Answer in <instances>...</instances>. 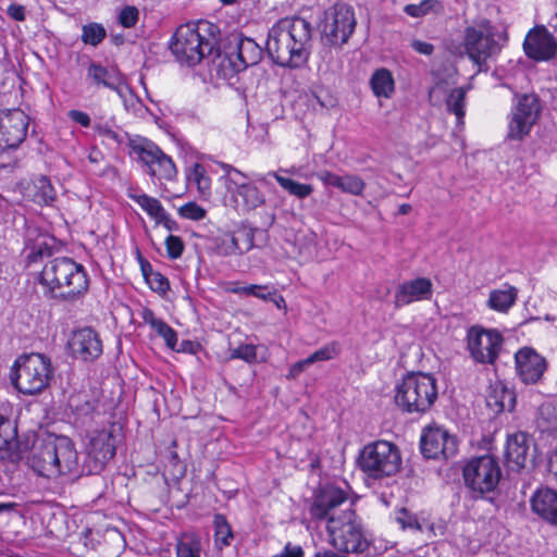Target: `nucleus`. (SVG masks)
Masks as SVG:
<instances>
[{
	"mask_svg": "<svg viewBox=\"0 0 557 557\" xmlns=\"http://www.w3.org/2000/svg\"><path fill=\"white\" fill-rule=\"evenodd\" d=\"M311 38L310 22L300 16L283 17L269 29L265 51L274 64L300 69L309 60Z\"/></svg>",
	"mask_w": 557,
	"mask_h": 557,
	"instance_id": "1",
	"label": "nucleus"
},
{
	"mask_svg": "<svg viewBox=\"0 0 557 557\" xmlns=\"http://www.w3.org/2000/svg\"><path fill=\"white\" fill-rule=\"evenodd\" d=\"M44 296L59 304L82 301L89 290L90 277L86 268L69 257L49 261L37 278Z\"/></svg>",
	"mask_w": 557,
	"mask_h": 557,
	"instance_id": "2",
	"label": "nucleus"
},
{
	"mask_svg": "<svg viewBox=\"0 0 557 557\" xmlns=\"http://www.w3.org/2000/svg\"><path fill=\"white\" fill-rule=\"evenodd\" d=\"M220 27L207 20L181 25L173 34L169 47L182 64L194 67L205 59L216 61L220 51Z\"/></svg>",
	"mask_w": 557,
	"mask_h": 557,
	"instance_id": "3",
	"label": "nucleus"
},
{
	"mask_svg": "<svg viewBox=\"0 0 557 557\" xmlns=\"http://www.w3.org/2000/svg\"><path fill=\"white\" fill-rule=\"evenodd\" d=\"M219 50L214 65L218 76L224 79H232L248 67L257 65L263 55V49L255 39L237 30L221 38Z\"/></svg>",
	"mask_w": 557,
	"mask_h": 557,
	"instance_id": "4",
	"label": "nucleus"
},
{
	"mask_svg": "<svg viewBox=\"0 0 557 557\" xmlns=\"http://www.w3.org/2000/svg\"><path fill=\"white\" fill-rule=\"evenodd\" d=\"M502 476L499 460L491 454L471 457L462 466L463 486L473 500H485L496 505Z\"/></svg>",
	"mask_w": 557,
	"mask_h": 557,
	"instance_id": "5",
	"label": "nucleus"
},
{
	"mask_svg": "<svg viewBox=\"0 0 557 557\" xmlns=\"http://www.w3.org/2000/svg\"><path fill=\"white\" fill-rule=\"evenodd\" d=\"M394 403L408 414H425L438 397L437 380L431 373L407 372L395 385Z\"/></svg>",
	"mask_w": 557,
	"mask_h": 557,
	"instance_id": "6",
	"label": "nucleus"
},
{
	"mask_svg": "<svg viewBox=\"0 0 557 557\" xmlns=\"http://www.w3.org/2000/svg\"><path fill=\"white\" fill-rule=\"evenodd\" d=\"M463 34L465 51L479 71L488 70L487 60L496 58L509 39L506 27L487 18L481 20L476 25L467 26Z\"/></svg>",
	"mask_w": 557,
	"mask_h": 557,
	"instance_id": "7",
	"label": "nucleus"
},
{
	"mask_svg": "<svg viewBox=\"0 0 557 557\" xmlns=\"http://www.w3.org/2000/svg\"><path fill=\"white\" fill-rule=\"evenodd\" d=\"M355 504L352 499L338 518H331L326 523L331 545L344 555L364 554L372 544L371 534L354 509Z\"/></svg>",
	"mask_w": 557,
	"mask_h": 557,
	"instance_id": "8",
	"label": "nucleus"
},
{
	"mask_svg": "<svg viewBox=\"0 0 557 557\" xmlns=\"http://www.w3.org/2000/svg\"><path fill=\"white\" fill-rule=\"evenodd\" d=\"M53 377L51 360L44 354H24L15 359L10 372L12 385L24 395L46 389Z\"/></svg>",
	"mask_w": 557,
	"mask_h": 557,
	"instance_id": "9",
	"label": "nucleus"
},
{
	"mask_svg": "<svg viewBox=\"0 0 557 557\" xmlns=\"http://www.w3.org/2000/svg\"><path fill=\"white\" fill-rule=\"evenodd\" d=\"M124 424L111 421L91 433L86 446V456L82 466V473L98 474L115 456L117 447L124 442Z\"/></svg>",
	"mask_w": 557,
	"mask_h": 557,
	"instance_id": "10",
	"label": "nucleus"
},
{
	"mask_svg": "<svg viewBox=\"0 0 557 557\" xmlns=\"http://www.w3.org/2000/svg\"><path fill=\"white\" fill-rule=\"evenodd\" d=\"M359 470L372 480H383L395 475L401 467L398 446L387 441L368 443L356 459Z\"/></svg>",
	"mask_w": 557,
	"mask_h": 557,
	"instance_id": "11",
	"label": "nucleus"
},
{
	"mask_svg": "<svg viewBox=\"0 0 557 557\" xmlns=\"http://www.w3.org/2000/svg\"><path fill=\"white\" fill-rule=\"evenodd\" d=\"M357 25L352 7L335 3L324 11V18L319 27L321 42L325 47L342 48L348 42Z\"/></svg>",
	"mask_w": 557,
	"mask_h": 557,
	"instance_id": "12",
	"label": "nucleus"
},
{
	"mask_svg": "<svg viewBox=\"0 0 557 557\" xmlns=\"http://www.w3.org/2000/svg\"><path fill=\"white\" fill-rule=\"evenodd\" d=\"M507 137L522 140L539 122L544 104L535 92L515 94Z\"/></svg>",
	"mask_w": 557,
	"mask_h": 557,
	"instance_id": "13",
	"label": "nucleus"
},
{
	"mask_svg": "<svg viewBox=\"0 0 557 557\" xmlns=\"http://www.w3.org/2000/svg\"><path fill=\"white\" fill-rule=\"evenodd\" d=\"M465 342L474 363L494 366L499 357L504 336L497 329L474 324L468 327Z\"/></svg>",
	"mask_w": 557,
	"mask_h": 557,
	"instance_id": "14",
	"label": "nucleus"
},
{
	"mask_svg": "<svg viewBox=\"0 0 557 557\" xmlns=\"http://www.w3.org/2000/svg\"><path fill=\"white\" fill-rule=\"evenodd\" d=\"M129 154L137 156L151 178L172 181L176 177L177 169L173 160L153 143L145 138L129 140Z\"/></svg>",
	"mask_w": 557,
	"mask_h": 557,
	"instance_id": "15",
	"label": "nucleus"
},
{
	"mask_svg": "<svg viewBox=\"0 0 557 557\" xmlns=\"http://www.w3.org/2000/svg\"><path fill=\"white\" fill-rule=\"evenodd\" d=\"M419 448L424 459L444 461L458 454L459 441L445 428L430 424L421 431Z\"/></svg>",
	"mask_w": 557,
	"mask_h": 557,
	"instance_id": "16",
	"label": "nucleus"
},
{
	"mask_svg": "<svg viewBox=\"0 0 557 557\" xmlns=\"http://www.w3.org/2000/svg\"><path fill=\"white\" fill-rule=\"evenodd\" d=\"M352 499L347 490L335 484L320 485L312 495V502L309 506L310 518L317 522L326 521L329 523L331 518H337L335 516L336 509Z\"/></svg>",
	"mask_w": 557,
	"mask_h": 557,
	"instance_id": "17",
	"label": "nucleus"
},
{
	"mask_svg": "<svg viewBox=\"0 0 557 557\" xmlns=\"http://www.w3.org/2000/svg\"><path fill=\"white\" fill-rule=\"evenodd\" d=\"M66 346L70 356L84 363H92L103 354L100 335L91 326L73 330Z\"/></svg>",
	"mask_w": 557,
	"mask_h": 557,
	"instance_id": "18",
	"label": "nucleus"
},
{
	"mask_svg": "<svg viewBox=\"0 0 557 557\" xmlns=\"http://www.w3.org/2000/svg\"><path fill=\"white\" fill-rule=\"evenodd\" d=\"M28 116L20 109L7 110L0 116V148L16 149L25 140Z\"/></svg>",
	"mask_w": 557,
	"mask_h": 557,
	"instance_id": "19",
	"label": "nucleus"
},
{
	"mask_svg": "<svg viewBox=\"0 0 557 557\" xmlns=\"http://www.w3.org/2000/svg\"><path fill=\"white\" fill-rule=\"evenodd\" d=\"M525 55L536 62L548 61L557 53V41L544 25L531 28L523 41Z\"/></svg>",
	"mask_w": 557,
	"mask_h": 557,
	"instance_id": "20",
	"label": "nucleus"
},
{
	"mask_svg": "<svg viewBox=\"0 0 557 557\" xmlns=\"http://www.w3.org/2000/svg\"><path fill=\"white\" fill-rule=\"evenodd\" d=\"M518 377L524 384H536L547 369L546 359L532 347H522L515 354Z\"/></svg>",
	"mask_w": 557,
	"mask_h": 557,
	"instance_id": "21",
	"label": "nucleus"
},
{
	"mask_svg": "<svg viewBox=\"0 0 557 557\" xmlns=\"http://www.w3.org/2000/svg\"><path fill=\"white\" fill-rule=\"evenodd\" d=\"M433 296V283L429 277H416L398 284L394 294L396 309L412 302L430 300Z\"/></svg>",
	"mask_w": 557,
	"mask_h": 557,
	"instance_id": "22",
	"label": "nucleus"
},
{
	"mask_svg": "<svg viewBox=\"0 0 557 557\" xmlns=\"http://www.w3.org/2000/svg\"><path fill=\"white\" fill-rule=\"evenodd\" d=\"M51 454L60 475L75 474L79 470L78 453L74 442L64 435L49 437Z\"/></svg>",
	"mask_w": 557,
	"mask_h": 557,
	"instance_id": "23",
	"label": "nucleus"
},
{
	"mask_svg": "<svg viewBox=\"0 0 557 557\" xmlns=\"http://www.w3.org/2000/svg\"><path fill=\"white\" fill-rule=\"evenodd\" d=\"M531 437L518 431L507 435L504 450V465L513 472H520L527 465Z\"/></svg>",
	"mask_w": 557,
	"mask_h": 557,
	"instance_id": "24",
	"label": "nucleus"
},
{
	"mask_svg": "<svg viewBox=\"0 0 557 557\" xmlns=\"http://www.w3.org/2000/svg\"><path fill=\"white\" fill-rule=\"evenodd\" d=\"M87 79L96 87H104L119 96H123V87L126 85L124 75L116 66H103L101 63L90 61L87 67Z\"/></svg>",
	"mask_w": 557,
	"mask_h": 557,
	"instance_id": "25",
	"label": "nucleus"
},
{
	"mask_svg": "<svg viewBox=\"0 0 557 557\" xmlns=\"http://www.w3.org/2000/svg\"><path fill=\"white\" fill-rule=\"evenodd\" d=\"M231 185L227 186V190L232 194L237 206L244 211H252L265 203L264 194L252 182L247 180H231Z\"/></svg>",
	"mask_w": 557,
	"mask_h": 557,
	"instance_id": "26",
	"label": "nucleus"
},
{
	"mask_svg": "<svg viewBox=\"0 0 557 557\" xmlns=\"http://www.w3.org/2000/svg\"><path fill=\"white\" fill-rule=\"evenodd\" d=\"M532 511L542 520L557 528V491L539 487L530 498Z\"/></svg>",
	"mask_w": 557,
	"mask_h": 557,
	"instance_id": "27",
	"label": "nucleus"
},
{
	"mask_svg": "<svg viewBox=\"0 0 557 557\" xmlns=\"http://www.w3.org/2000/svg\"><path fill=\"white\" fill-rule=\"evenodd\" d=\"M18 434L15 421L0 413V451H3L2 458H8L12 462L21 459L18 450Z\"/></svg>",
	"mask_w": 557,
	"mask_h": 557,
	"instance_id": "28",
	"label": "nucleus"
},
{
	"mask_svg": "<svg viewBox=\"0 0 557 557\" xmlns=\"http://www.w3.org/2000/svg\"><path fill=\"white\" fill-rule=\"evenodd\" d=\"M26 190L28 199L40 207H51L58 198L51 180L44 174L34 176Z\"/></svg>",
	"mask_w": 557,
	"mask_h": 557,
	"instance_id": "29",
	"label": "nucleus"
},
{
	"mask_svg": "<svg viewBox=\"0 0 557 557\" xmlns=\"http://www.w3.org/2000/svg\"><path fill=\"white\" fill-rule=\"evenodd\" d=\"M29 467L40 476L51 478L60 475V470L53 460L49 438L40 446L35 447L28 457Z\"/></svg>",
	"mask_w": 557,
	"mask_h": 557,
	"instance_id": "30",
	"label": "nucleus"
},
{
	"mask_svg": "<svg viewBox=\"0 0 557 557\" xmlns=\"http://www.w3.org/2000/svg\"><path fill=\"white\" fill-rule=\"evenodd\" d=\"M185 180L188 186H196L200 198L207 200L211 196V178L203 164L195 162L185 169Z\"/></svg>",
	"mask_w": 557,
	"mask_h": 557,
	"instance_id": "31",
	"label": "nucleus"
},
{
	"mask_svg": "<svg viewBox=\"0 0 557 557\" xmlns=\"http://www.w3.org/2000/svg\"><path fill=\"white\" fill-rule=\"evenodd\" d=\"M516 393L503 383H496L487 396V405L495 407L497 412L512 411L516 407Z\"/></svg>",
	"mask_w": 557,
	"mask_h": 557,
	"instance_id": "32",
	"label": "nucleus"
},
{
	"mask_svg": "<svg viewBox=\"0 0 557 557\" xmlns=\"http://www.w3.org/2000/svg\"><path fill=\"white\" fill-rule=\"evenodd\" d=\"M201 552L202 541L199 533L185 531L176 537V557H201Z\"/></svg>",
	"mask_w": 557,
	"mask_h": 557,
	"instance_id": "33",
	"label": "nucleus"
},
{
	"mask_svg": "<svg viewBox=\"0 0 557 557\" xmlns=\"http://www.w3.org/2000/svg\"><path fill=\"white\" fill-rule=\"evenodd\" d=\"M370 87L375 97L391 98L395 91V79L392 72L386 67L375 70L370 78Z\"/></svg>",
	"mask_w": 557,
	"mask_h": 557,
	"instance_id": "34",
	"label": "nucleus"
},
{
	"mask_svg": "<svg viewBox=\"0 0 557 557\" xmlns=\"http://www.w3.org/2000/svg\"><path fill=\"white\" fill-rule=\"evenodd\" d=\"M213 540L216 549L223 550L225 547L231 546L234 540V532L225 515L215 513L213 516Z\"/></svg>",
	"mask_w": 557,
	"mask_h": 557,
	"instance_id": "35",
	"label": "nucleus"
},
{
	"mask_svg": "<svg viewBox=\"0 0 557 557\" xmlns=\"http://www.w3.org/2000/svg\"><path fill=\"white\" fill-rule=\"evenodd\" d=\"M466 94L467 90L463 87L454 88L445 100L447 112L456 115L457 126L465 124Z\"/></svg>",
	"mask_w": 557,
	"mask_h": 557,
	"instance_id": "36",
	"label": "nucleus"
},
{
	"mask_svg": "<svg viewBox=\"0 0 557 557\" xmlns=\"http://www.w3.org/2000/svg\"><path fill=\"white\" fill-rule=\"evenodd\" d=\"M69 407L76 418L81 419L82 422L85 423L86 421L92 420L94 413L98 408V400L76 395L70 397Z\"/></svg>",
	"mask_w": 557,
	"mask_h": 557,
	"instance_id": "37",
	"label": "nucleus"
},
{
	"mask_svg": "<svg viewBox=\"0 0 557 557\" xmlns=\"http://www.w3.org/2000/svg\"><path fill=\"white\" fill-rule=\"evenodd\" d=\"M517 289L509 287L507 290L495 289L490 293L487 305L498 312H507L516 302Z\"/></svg>",
	"mask_w": 557,
	"mask_h": 557,
	"instance_id": "38",
	"label": "nucleus"
},
{
	"mask_svg": "<svg viewBox=\"0 0 557 557\" xmlns=\"http://www.w3.org/2000/svg\"><path fill=\"white\" fill-rule=\"evenodd\" d=\"M392 519L399 525L403 531L422 532L423 524L421 523L417 513L412 512L406 507L395 508L392 513Z\"/></svg>",
	"mask_w": 557,
	"mask_h": 557,
	"instance_id": "39",
	"label": "nucleus"
},
{
	"mask_svg": "<svg viewBox=\"0 0 557 557\" xmlns=\"http://www.w3.org/2000/svg\"><path fill=\"white\" fill-rule=\"evenodd\" d=\"M258 231V227L242 222L234 232L230 233L231 237H234L237 246H239V255H244L255 247V234Z\"/></svg>",
	"mask_w": 557,
	"mask_h": 557,
	"instance_id": "40",
	"label": "nucleus"
},
{
	"mask_svg": "<svg viewBox=\"0 0 557 557\" xmlns=\"http://www.w3.org/2000/svg\"><path fill=\"white\" fill-rule=\"evenodd\" d=\"M444 5L440 0H422L420 3H409L404 7V12L414 18L423 17L429 13H441Z\"/></svg>",
	"mask_w": 557,
	"mask_h": 557,
	"instance_id": "41",
	"label": "nucleus"
},
{
	"mask_svg": "<svg viewBox=\"0 0 557 557\" xmlns=\"http://www.w3.org/2000/svg\"><path fill=\"white\" fill-rule=\"evenodd\" d=\"M128 197L154 221L165 211L162 203L157 198L148 196L147 194H128Z\"/></svg>",
	"mask_w": 557,
	"mask_h": 557,
	"instance_id": "42",
	"label": "nucleus"
},
{
	"mask_svg": "<svg viewBox=\"0 0 557 557\" xmlns=\"http://www.w3.org/2000/svg\"><path fill=\"white\" fill-rule=\"evenodd\" d=\"M107 37V29L97 22H90L82 27L81 39L85 45L99 46Z\"/></svg>",
	"mask_w": 557,
	"mask_h": 557,
	"instance_id": "43",
	"label": "nucleus"
},
{
	"mask_svg": "<svg viewBox=\"0 0 557 557\" xmlns=\"http://www.w3.org/2000/svg\"><path fill=\"white\" fill-rule=\"evenodd\" d=\"M275 178L282 188L300 199L308 197L313 191V187L310 184L299 183L290 177L277 174H275Z\"/></svg>",
	"mask_w": 557,
	"mask_h": 557,
	"instance_id": "44",
	"label": "nucleus"
},
{
	"mask_svg": "<svg viewBox=\"0 0 557 557\" xmlns=\"http://www.w3.org/2000/svg\"><path fill=\"white\" fill-rule=\"evenodd\" d=\"M94 129L98 135L111 139L117 145L123 144L125 139H127V145L129 146V140H135L128 133L112 128L108 122L95 123ZM139 138L140 137H138L136 140L139 141Z\"/></svg>",
	"mask_w": 557,
	"mask_h": 557,
	"instance_id": "45",
	"label": "nucleus"
},
{
	"mask_svg": "<svg viewBox=\"0 0 557 557\" xmlns=\"http://www.w3.org/2000/svg\"><path fill=\"white\" fill-rule=\"evenodd\" d=\"M214 251L218 256L228 257L239 255L240 249L236 244V239L231 237L230 233H226L224 236L215 238Z\"/></svg>",
	"mask_w": 557,
	"mask_h": 557,
	"instance_id": "46",
	"label": "nucleus"
},
{
	"mask_svg": "<svg viewBox=\"0 0 557 557\" xmlns=\"http://www.w3.org/2000/svg\"><path fill=\"white\" fill-rule=\"evenodd\" d=\"M366 188L364 181L354 174H346L342 176L339 190L354 196H361Z\"/></svg>",
	"mask_w": 557,
	"mask_h": 557,
	"instance_id": "47",
	"label": "nucleus"
},
{
	"mask_svg": "<svg viewBox=\"0 0 557 557\" xmlns=\"http://www.w3.org/2000/svg\"><path fill=\"white\" fill-rule=\"evenodd\" d=\"M339 354L338 343L332 342L307 357V362L313 364L318 361H327Z\"/></svg>",
	"mask_w": 557,
	"mask_h": 557,
	"instance_id": "48",
	"label": "nucleus"
},
{
	"mask_svg": "<svg viewBox=\"0 0 557 557\" xmlns=\"http://www.w3.org/2000/svg\"><path fill=\"white\" fill-rule=\"evenodd\" d=\"M177 211L181 218L191 221H201L207 215V210L195 201H188L181 206Z\"/></svg>",
	"mask_w": 557,
	"mask_h": 557,
	"instance_id": "49",
	"label": "nucleus"
},
{
	"mask_svg": "<svg viewBox=\"0 0 557 557\" xmlns=\"http://www.w3.org/2000/svg\"><path fill=\"white\" fill-rule=\"evenodd\" d=\"M157 334L164 339V343L168 348L171 350H175V346H177L178 337L177 332L170 326L164 320L157 324L153 329Z\"/></svg>",
	"mask_w": 557,
	"mask_h": 557,
	"instance_id": "50",
	"label": "nucleus"
},
{
	"mask_svg": "<svg viewBox=\"0 0 557 557\" xmlns=\"http://www.w3.org/2000/svg\"><path fill=\"white\" fill-rule=\"evenodd\" d=\"M232 359H240L247 363L257 362V346L253 344H240L238 347L232 350Z\"/></svg>",
	"mask_w": 557,
	"mask_h": 557,
	"instance_id": "51",
	"label": "nucleus"
},
{
	"mask_svg": "<svg viewBox=\"0 0 557 557\" xmlns=\"http://www.w3.org/2000/svg\"><path fill=\"white\" fill-rule=\"evenodd\" d=\"M139 20V10L134 5H125L121 9L117 22L124 28L134 27Z\"/></svg>",
	"mask_w": 557,
	"mask_h": 557,
	"instance_id": "52",
	"label": "nucleus"
},
{
	"mask_svg": "<svg viewBox=\"0 0 557 557\" xmlns=\"http://www.w3.org/2000/svg\"><path fill=\"white\" fill-rule=\"evenodd\" d=\"M166 256L171 260H176L182 257L185 245L180 236L169 235L165 238Z\"/></svg>",
	"mask_w": 557,
	"mask_h": 557,
	"instance_id": "53",
	"label": "nucleus"
},
{
	"mask_svg": "<svg viewBox=\"0 0 557 557\" xmlns=\"http://www.w3.org/2000/svg\"><path fill=\"white\" fill-rule=\"evenodd\" d=\"M146 282L153 292L160 295H165L170 290V282L168 277L159 271L151 273Z\"/></svg>",
	"mask_w": 557,
	"mask_h": 557,
	"instance_id": "54",
	"label": "nucleus"
},
{
	"mask_svg": "<svg viewBox=\"0 0 557 557\" xmlns=\"http://www.w3.org/2000/svg\"><path fill=\"white\" fill-rule=\"evenodd\" d=\"M246 289H247V296H253L256 298H259V299H262V300H270V301H274L277 306L278 302L276 301V297H277V293L276 290H269V287L268 286H263V285H246Z\"/></svg>",
	"mask_w": 557,
	"mask_h": 557,
	"instance_id": "55",
	"label": "nucleus"
},
{
	"mask_svg": "<svg viewBox=\"0 0 557 557\" xmlns=\"http://www.w3.org/2000/svg\"><path fill=\"white\" fill-rule=\"evenodd\" d=\"M220 165L224 170V175L222 176V178L226 180V187L228 185H231V187H234L233 184L231 183V180H238L235 176H239L242 180H247V175L239 171L238 169L234 168L233 165L224 162H221Z\"/></svg>",
	"mask_w": 557,
	"mask_h": 557,
	"instance_id": "56",
	"label": "nucleus"
},
{
	"mask_svg": "<svg viewBox=\"0 0 557 557\" xmlns=\"http://www.w3.org/2000/svg\"><path fill=\"white\" fill-rule=\"evenodd\" d=\"M7 15L15 22H24L26 20V8L18 3H11L7 8Z\"/></svg>",
	"mask_w": 557,
	"mask_h": 557,
	"instance_id": "57",
	"label": "nucleus"
},
{
	"mask_svg": "<svg viewBox=\"0 0 557 557\" xmlns=\"http://www.w3.org/2000/svg\"><path fill=\"white\" fill-rule=\"evenodd\" d=\"M318 177H319V180L322 181V183L325 186H332V187L339 189L342 176L325 170V171L319 172Z\"/></svg>",
	"mask_w": 557,
	"mask_h": 557,
	"instance_id": "58",
	"label": "nucleus"
},
{
	"mask_svg": "<svg viewBox=\"0 0 557 557\" xmlns=\"http://www.w3.org/2000/svg\"><path fill=\"white\" fill-rule=\"evenodd\" d=\"M305 552L301 546L293 545L288 542L280 554L273 555L272 557H304Z\"/></svg>",
	"mask_w": 557,
	"mask_h": 557,
	"instance_id": "59",
	"label": "nucleus"
},
{
	"mask_svg": "<svg viewBox=\"0 0 557 557\" xmlns=\"http://www.w3.org/2000/svg\"><path fill=\"white\" fill-rule=\"evenodd\" d=\"M156 223L163 225L170 232H177L180 230L178 223L172 219L166 210L156 220Z\"/></svg>",
	"mask_w": 557,
	"mask_h": 557,
	"instance_id": "60",
	"label": "nucleus"
},
{
	"mask_svg": "<svg viewBox=\"0 0 557 557\" xmlns=\"http://www.w3.org/2000/svg\"><path fill=\"white\" fill-rule=\"evenodd\" d=\"M69 117L83 127H89L91 125L90 116L84 111L71 110L69 111Z\"/></svg>",
	"mask_w": 557,
	"mask_h": 557,
	"instance_id": "61",
	"label": "nucleus"
},
{
	"mask_svg": "<svg viewBox=\"0 0 557 557\" xmlns=\"http://www.w3.org/2000/svg\"><path fill=\"white\" fill-rule=\"evenodd\" d=\"M410 47L418 53L423 55H431L434 52L435 47L426 41L413 39Z\"/></svg>",
	"mask_w": 557,
	"mask_h": 557,
	"instance_id": "62",
	"label": "nucleus"
},
{
	"mask_svg": "<svg viewBox=\"0 0 557 557\" xmlns=\"http://www.w3.org/2000/svg\"><path fill=\"white\" fill-rule=\"evenodd\" d=\"M547 471L557 482V443L555 448L547 455Z\"/></svg>",
	"mask_w": 557,
	"mask_h": 557,
	"instance_id": "63",
	"label": "nucleus"
},
{
	"mask_svg": "<svg viewBox=\"0 0 557 557\" xmlns=\"http://www.w3.org/2000/svg\"><path fill=\"white\" fill-rule=\"evenodd\" d=\"M198 347H199L198 343L190 341V339H184L181 342L178 347L175 346L174 351L195 355L198 350Z\"/></svg>",
	"mask_w": 557,
	"mask_h": 557,
	"instance_id": "64",
	"label": "nucleus"
}]
</instances>
